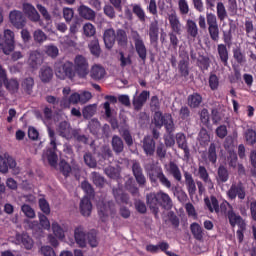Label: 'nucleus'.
Returning a JSON list of instances; mask_svg holds the SVG:
<instances>
[{"mask_svg":"<svg viewBox=\"0 0 256 256\" xmlns=\"http://www.w3.org/2000/svg\"><path fill=\"white\" fill-rule=\"evenodd\" d=\"M146 203L149 209L154 213L155 217L159 215V207L166 209V211H170L173 209V199L169 194L160 190L158 192L149 193L146 195Z\"/></svg>","mask_w":256,"mask_h":256,"instance_id":"obj_1","label":"nucleus"},{"mask_svg":"<svg viewBox=\"0 0 256 256\" xmlns=\"http://www.w3.org/2000/svg\"><path fill=\"white\" fill-rule=\"evenodd\" d=\"M48 136L50 139V145L52 149H47L44 151L42 155L43 161H47L50 166L57 167V161H59V157L57 156V137H55V131L53 129L48 128Z\"/></svg>","mask_w":256,"mask_h":256,"instance_id":"obj_2","label":"nucleus"},{"mask_svg":"<svg viewBox=\"0 0 256 256\" xmlns=\"http://www.w3.org/2000/svg\"><path fill=\"white\" fill-rule=\"evenodd\" d=\"M74 65L71 61L56 62L54 65V71L57 79L65 81V79H75Z\"/></svg>","mask_w":256,"mask_h":256,"instance_id":"obj_3","label":"nucleus"},{"mask_svg":"<svg viewBox=\"0 0 256 256\" xmlns=\"http://www.w3.org/2000/svg\"><path fill=\"white\" fill-rule=\"evenodd\" d=\"M153 123L156 127L159 128L163 127L164 125L168 133H173L175 129V124L173 123V117L171 114H165L163 116L161 112H155Z\"/></svg>","mask_w":256,"mask_h":256,"instance_id":"obj_4","label":"nucleus"},{"mask_svg":"<svg viewBox=\"0 0 256 256\" xmlns=\"http://www.w3.org/2000/svg\"><path fill=\"white\" fill-rule=\"evenodd\" d=\"M206 23L208 25V33L212 41H219V23L217 22V16L213 13H206Z\"/></svg>","mask_w":256,"mask_h":256,"instance_id":"obj_5","label":"nucleus"},{"mask_svg":"<svg viewBox=\"0 0 256 256\" xmlns=\"http://www.w3.org/2000/svg\"><path fill=\"white\" fill-rule=\"evenodd\" d=\"M98 215L102 221H106L109 215H115L117 209L113 201H100L97 204Z\"/></svg>","mask_w":256,"mask_h":256,"instance_id":"obj_6","label":"nucleus"},{"mask_svg":"<svg viewBox=\"0 0 256 256\" xmlns=\"http://www.w3.org/2000/svg\"><path fill=\"white\" fill-rule=\"evenodd\" d=\"M131 37L134 41L135 51L138 57L141 58L142 61L147 60V46H145V42H143V38L137 31H132Z\"/></svg>","mask_w":256,"mask_h":256,"instance_id":"obj_7","label":"nucleus"},{"mask_svg":"<svg viewBox=\"0 0 256 256\" xmlns=\"http://www.w3.org/2000/svg\"><path fill=\"white\" fill-rule=\"evenodd\" d=\"M74 67V71L79 75V77H87L89 74V62H87V58L83 55H77L74 58Z\"/></svg>","mask_w":256,"mask_h":256,"instance_id":"obj_8","label":"nucleus"},{"mask_svg":"<svg viewBox=\"0 0 256 256\" xmlns=\"http://www.w3.org/2000/svg\"><path fill=\"white\" fill-rule=\"evenodd\" d=\"M149 179L152 183H156L157 179H159V181H160L161 185H163V187H166V189H171V181H169L167 176H165V174L163 173V170H161V168L152 169L149 172Z\"/></svg>","mask_w":256,"mask_h":256,"instance_id":"obj_9","label":"nucleus"},{"mask_svg":"<svg viewBox=\"0 0 256 256\" xmlns=\"http://www.w3.org/2000/svg\"><path fill=\"white\" fill-rule=\"evenodd\" d=\"M9 169L17 175L19 173V168L17 167V162L11 156H0V173H7Z\"/></svg>","mask_w":256,"mask_h":256,"instance_id":"obj_10","label":"nucleus"},{"mask_svg":"<svg viewBox=\"0 0 256 256\" xmlns=\"http://www.w3.org/2000/svg\"><path fill=\"white\" fill-rule=\"evenodd\" d=\"M227 196L229 199H240L243 201L245 197H247V193L245 192V186H243V183H233L230 187V189L227 191Z\"/></svg>","mask_w":256,"mask_h":256,"instance_id":"obj_11","label":"nucleus"},{"mask_svg":"<svg viewBox=\"0 0 256 256\" xmlns=\"http://www.w3.org/2000/svg\"><path fill=\"white\" fill-rule=\"evenodd\" d=\"M227 217L231 227H238V229H245V227H247L245 219L237 214V212H234L233 208L227 211Z\"/></svg>","mask_w":256,"mask_h":256,"instance_id":"obj_12","label":"nucleus"},{"mask_svg":"<svg viewBox=\"0 0 256 256\" xmlns=\"http://www.w3.org/2000/svg\"><path fill=\"white\" fill-rule=\"evenodd\" d=\"M132 172L139 187H145V185H147V178L143 174V168H141V164L135 160L132 162Z\"/></svg>","mask_w":256,"mask_h":256,"instance_id":"obj_13","label":"nucleus"},{"mask_svg":"<svg viewBox=\"0 0 256 256\" xmlns=\"http://www.w3.org/2000/svg\"><path fill=\"white\" fill-rule=\"evenodd\" d=\"M56 132L58 133V135H60V137L68 140L73 139V135H75L71 124H69V122L67 121L60 122L56 128Z\"/></svg>","mask_w":256,"mask_h":256,"instance_id":"obj_14","label":"nucleus"},{"mask_svg":"<svg viewBox=\"0 0 256 256\" xmlns=\"http://www.w3.org/2000/svg\"><path fill=\"white\" fill-rule=\"evenodd\" d=\"M168 21L173 33H176V35H181L183 25L181 24L179 16H177V12H175V10H170V13L168 14Z\"/></svg>","mask_w":256,"mask_h":256,"instance_id":"obj_15","label":"nucleus"},{"mask_svg":"<svg viewBox=\"0 0 256 256\" xmlns=\"http://www.w3.org/2000/svg\"><path fill=\"white\" fill-rule=\"evenodd\" d=\"M4 53L9 55L15 49V33L9 29L4 30Z\"/></svg>","mask_w":256,"mask_h":256,"instance_id":"obj_16","label":"nucleus"},{"mask_svg":"<svg viewBox=\"0 0 256 256\" xmlns=\"http://www.w3.org/2000/svg\"><path fill=\"white\" fill-rule=\"evenodd\" d=\"M148 35L151 45L157 47V44L159 43V22L157 20L150 23Z\"/></svg>","mask_w":256,"mask_h":256,"instance_id":"obj_17","label":"nucleus"},{"mask_svg":"<svg viewBox=\"0 0 256 256\" xmlns=\"http://www.w3.org/2000/svg\"><path fill=\"white\" fill-rule=\"evenodd\" d=\"M9 17L12 25L17 29H23V27H25V17H23V13L21 11H11Z\"/></svg>","mask_w":256,"mask_h":256,"instance_id":"obj_18","label":"nucleus"},{"mask_svg":"<svg viewBox=\"0 0 256 256\" xmlns=\"http://www.w3.org/2000/svg\"><path fill=\"white\" fill-rule=\"evenodd\" d=\"M176 143L180 149L184 151V159L189 160L191 157V152L189 146L187 145V136L183 133L176 134Z\"/></svg>","mask_w":256,"mask_h":256,"instance_id":"obj_19","label":"nucleus"},{"mask_svg":"<svg viewBox=\"0 0 256 256\" xmlns=\"http://www.w3.org/2000/svg\"><path fill=\"white\" fill-rule=\"evenodd\" d=\"M15 243L16 245H22L28 251L33 249V245H35L33 238L27 234H16Z\"/></svg>","mask_w":256,"mask_h":256,"instance_id":"obj_20","label":"nucleus"},{"mask_svg":"<svg viewBox=\"0 0 256 256\" xmlns=\"http://www.w3.org/2000/svg\"><path fill=\"white\" fill-rule=\"evenodd\" d=\"M23 12L28 17V19L34 23H37V21L41 19V16L39 15V12H37V9H35V6L29 3L23 4Z\"/></svg>","mask_w":256,"mask_h":256,"instance_id":"obj_21","label":"nucleus"},{"mask_svg":"<svg viewBox=\"0 0 256 256\" xmlns=\"http://www.w3.org/2000/svg\"><path fill=\"white\" fill-rule=\"evenodd\" d=\"M74 238L79 247H87V234L82 226H78L74 230Z\"/></svg>","mask_w":256,"mask_h":256,"instance_id":"obj_22","label":"nucleus"},{"mask_svg":"<svg viewBox=\"0 0 256 256\" xmlns=\"http://www.w3.org/2000/svg\"><path fill=\"white\" fill-rule=\"evenodd\" d=\"M93 211V204L89 197L84 196L80 201V213L83 217H90Z\"/></svg>","mask_w":256,"mask_h":256,"instance_id":"obj_23","label":"nucleus"},{"mask_svg":"<svg viewBox=\"0 0 256 256\" xmlns=\"http://www.w3.org/2000/svg\"><path fill=\"white\" fill-rule=\"evenodd\" d=\"M78 15H80V17H82V19H85L86 21H94L96 17L93 9L89 8V6L86 5H80L78 7Z\"/></svg>","mask_w":256,"mask_h":256,"instance_id":"obj_24","label":"nucleus"},{"mask_svg":"<svg viewBox=\"0 0 256 256\" xmlns=\"http://www.w3.org/2000/svg\"><path fill=\"white\" fill-rule=\"evenodd\" d=\"M217 53L221 63H223V65L227 67V65H229V50L227 49V45L218 44Z\"/></svg>","mask_w":256,"mask_h":256,"instance_id":"obj_25","label":"nucleus"},{"mask_svg":"<svg viewBox=\"0 0 256 256\" xmlns=\"http://www.w3.org/2000/svg\"><path fill=\"white\" fill-rule=\"evenodd\" d=\"M81 95L77 92L72 93L68 100L67 98H63L60 102V105L63 109H67L69 105H77L78 103H81Z\"/></svg>","mask_w":256,"mask_h":256,"instance_id":"obj_26","label":"nucleus"},{"mask_svg":"<svg viewBox=\"0 0 256 256\" xmlns=\"http://www.w3.org/2000/svg\"><path fill=\"white\" fill-rule=\"evenodd\" d=\"M149 91H142L139 96H134L133 99V105L135 109H141L143 105L147 102V99H149Z\"/></svg>","mask_w":256,"mask_h":256,"instance_id":"obj_27","label":"nucleus"},{"mask_svg":"<svg viewBox=\"0 0 256 256\" xmlns=\"http://www.w3.org/2000/svg\"><path fill=\"white\" fill-rule=\"evenodd\" d=\"M185 184L188 189V193L190 196H193L197 191V186L195 185V180L193 179V175L189 172L184 173Z\"/></svg>","mask_w":256,"mask_h":256,"instance_id":"obj_28","label":"nucleus"},{"mask_svg":"<svg viewBox=\"0 0 256 256\" xmlns=\"http://www.w3.org/2000/svg\"><path fill=\"white\" fill-rule=\"evenodd\" d=\"M117 36H115V30L113 28H110L104 32V43L107 47V49H111L113 45H115V39Z\"/></svg>","mask_w":256,"mask_h":256,"instance_id":"obj_29","label":"nucleus"},{"mask_svg":"<svg viewBox=\"0 0 256 256\" xmlns=\"http://www.w3.org/2000/svg\"><path fill=\"white\" fill-rule=\"evenodd\" d=\"M39 77L42 83H49L53 79V69L49 66H43L40 69Z\"/></svg>","mask_w":256,"mask_h":256,"instance_id":"obj_30","label":"nucleus"},{"mask_svg":"<svg viewBox=\"0 0 256 256\" xmlns=\"http://www.w3.org/2000/svg\"><path fill=\"white\" fill-rule=\"evenodd\" d=\"M143 149L146 155H153V153H155V141L151 136L144 137Z\"/></svg>","mask_w":256,"mask_h":256,"instance_id":"obj_31","label":"nucleus"},{"mask_svg":"<svg viewBox=\"0 0 256 256\" xmlns=\"http://www.w3.org/2000/svg\"><path fill=\"white\" fill-rule=\"evenodd\" d=\"M90 77L95 81H99L105 77V68L101 65H94L90 71Z\"/></svg>","mask_w":256,"mask_h":256,"instance_id":"obj_32","label":"nucleus"},{"mask_svg":"<svg viewBox=\"0 0 256 256\" xmlns=\"http://www.w3.org/2000/svg\"><path fill=\"white\" fill-rule=\"evenodd\" d=\"M204 202L210 213H219V201L215 196L205 198Z\"/></svg>","mask_w":256,"mask_h":256,"instance_id":"obj_33","label":"nucleus"},{"mask_svg":"<svg viewBox=\"0 0 256 256\" xmlns=\"http://www.w3.org/2000/svg\"><path fill=\"white\" fill-rule=\"evenodd\" d=\"M112 149L114 153L119 155V153H123V149H125V144H123V139L121 137L114 135L111 141Z\"/></svg>","mask_w":256,"mask_h":256,"instance_id":"obj_34","label":"nucleus"},{"mask_svg":"<svg viewBox=\"0 0 256 256\" xmlns=\"http://www.w3.org/2000/svg\"><path fill=\"white\" fill-rule=\"evenodd\" d=\"M119 133L120 135H122L126 145H128V147H131V145H133V137L129 132V126H127V124H124L123 126H121L119 128Z\"/></svg>","mask_w":256,"mask_h":256,"instance_id":"obj_35","label":"nucleus"},{"mask_svg":"<svg viewBox=\"0 0 256 256\" xmlns=\"http://www.w3.org/2000/svg\"><path fill=\"white\" fill-rule=\"evenodd\" d=\"M28 63L32 69H37L41 65V53L39 51L30 52Z\"/></svg>","mask_w":256,"mask_h":256,"instance_id":"obj_36","label":"nucleus"},{"mask_svg":"<svg viewBox=\"0 0 256 256\" xmlns=\"http://www.w3.org/2000/svg\"><path fill=\"white\" fill-rule=\"evenodd\" d=\"M113 195L117 203H125L126 205H128L129 196L123 193V190L121 188L113 189Z\"/></svg>","mask_w":256,"mask_h":256,"instance_id":"obj_37","label":"nucleus"},{"mask_svg":"<svg viewBox=\"0 0 256 256\" xmlns=\"http://www.w3.org/2000/svg\"><path fill=\"white\" fill-rule=\"evenodd\" d=\"M198 174L200 179H202L204 183L208 184L209 189H213V182L211 181V178H209V172H207V168L204 166H199Z\"/></svg>","mask_w":256,"mask_h":256,"instance_id":"obj_38","label":"nucleus"},{"mask_svg":"<svg viewBox=\"0 0 256 256\" xmlns=\"http://www.w3.org/2000/svg\"><path fill=\"white\" fill-rule=\"evenodd\" d=\"M131 7L134 15L138 17L139 21H147V15L145 14V10H143V8L139 4H132Z\"/></svg>","mask_w":256,"mask_h":256,"instance_id":"obj_39","label":"nucleus"},{"mask_svg":"<svg viewBox=\"0 0 256 256\" xmlns=\"http://www.w3.org/2000/svg\"><path fill=\"white\" fill-rule=\"evenodd\" d=\"M202 101H203V97H201L197 93H194V94L188 96V105L192 109L199 107V105H201Z\"/></svg>","mask_w":256,"mask_h":256,"instance_id":"obj_40","label":"nucleus"},{"mask_svg":"<svg viewBox=\"0 0 256 256\" xmlns=\"http://www.w3.org/2000/svg\"><path fill=\"white\" fill-rule=\"evenodd\" d=\"M216 15L219 21H225V19H227V8H225V4H223V2H217Z\"/></svg>","mask_w":256,"mask_h":256,"instance_id":"obj_41","label":"nucleus"},{"mask_svg":"<svg viewBox=\"0 0 256 256\" xmlns=\"http://www.w3.org/2000/svg\"><path fill=\"white\" fill-rule=\"evenodd\" d=\"M95 113H97V104L87 105L82 110L84 119H91Z\"/></svg>","mask_w":256,"mask_h":256,"instance_id":"obj_42","label":"nucleus"},{"mask_svg":"<svg viewBox=\"0 0 256 256\" xmlns=\"http://www.w3.org/2000/svg\"><path fill=\"white\" fill-rule=\"evenodd\" d=\"M191 233L194 235V238L198 241H201L203 239V228L198 223H192L190 225Z\"/></svg>","mask_w":256,"mask_h":256,"instance_id":"obj_43","label":"nucleus"},{"mask_svg":"<svg viewBox=\"0 0 256 256\" xmlns=\"http://www.w3.org/2000/svg\"><path fill=\"white\" fill-rule=\"evenodd\" d=\"M89 50L92 55L95 57H99L101 55V46H99V40L97 38H94L88 45Z\"/></svg>","mask_w":256,"mask_h":256,"instance_id":"obj_44","label":"nucleus"},{"mask_svg":"<svg viewBox=\"0 0 256 256\" xmlns=\"http://www.w3.org/2000/svg\"><path fill=\"white\" fill-rule=\"evenodd\" d=\"M6 89L10 91L11 93H17L19 91V81L17 79H10V80H5L3 81Z\"/></svg>","mask_w":256,"mask_h":256,"instance_id":"obj_45","label":"nucleus"},{"mask_svg":"<svg viewBox=\"0 0 256 256\" xmlns=\"http://www.w3.org/2000/svg\"><path fill=\"white\" fill-rule=\"evenodd\" d=\"M169 172L174 177V179H176V181H181V179H183L179 166H177V164H175L174 162L169 163Z\"/></svg>","mask_w":256,"mask_h":256,"instance_id":"obj_46","label":"nucleus"},{"mask_svg":"<svg viewBox=\"0 0 256 256\" xmlns=\"http://www.w3.org/2000/svg\"><path fill=\"white\" fill-rule=\"evenodd\" d=\"M169 172L174 177V179H176V181H181V179H183L179 166H177V164H175L174 162L169 163Z\"/></svg>","mask_w":256,"mask_h":256,"instance_id":"obj_47","label":"nucleus"},{"mask_svg":"<svg viewBox=\"0 0 256 256\" xmlns=\"http://www.w3.org/2000/svg\"><path fill=\"white\" fill-rule=\"evenodd\" d=\"M186 26H187V33L191 37L195 38L197 37V35H199V28L197 27V23H195V21L188 20Z\"/></svg>","mask_w":256,"mask_h":256,"instance_id":"obj_48","label":"nucleus"},{"mask_svg":"<svg viewBox=\"0 0 256 256\" xmlns=\"http://www.w3.org/2000/svg\"><path fill=\"white\" fill-rule=\"evenodd\" d=\"M218 183H227L229 181V171L224 166L218 168Z\"/></svg>","mask_w":256,"mask_h":256,"instance_id":"obj_49","label":"nucleus"},{"mask_svg":"<svg viewBox=\"0 0 256 256\" xmlns=\"http://www.w3.org/2000/svg\"><path fill=\"white\" fill-rule=\"evenodd\" d=\"M244 138L248 145H255L256 143V132L249 128L244 132Z\"/></svg>","mask_w":256,"mask_h":256,"instance_id":"obj_50","label":"nucleus"},{"mask_svg":"<svg viewBox=\"0 0 256 256\" xmlns=\"http://www.w3.org/2000/svg\"><path fill=\"white\" fill-rule=\"evenodd\" d=\"M52 231L57 239H65V230L63 227H61V225H59V223H52Z\"/></svg>","mask_w":256,"mask_h":256,"instance_id":"obj_51","label":"nucleus"},{"mask_svg":"<svg viewBox=\"0 0 256 256\" xmlns=\"http://www.w3.org/2000/svg\"><path fill=\"white\" fill-rule=\"evenodd\" d=\"M44 52L46 53V55H48V57H52V59H55V57L59 55V48H57V46L53 44L46 45L44 46Z\"/></svg>","mask_w":256,"mask_h":256,"instance_id":"obj_52","label":"nucleus"},{"mask_svg":"<svg viewBox=\"0 0 256 256\" xmlns=\"http://www.w3.org/2000/svg\"><path fill=\"white\" fill-rule=\"evenodd\" d=\"M83 33L85 37H94V35L97 33V29L93 24L88 22L83 26Z\"/></svg>","mask_w":256,"mask_h":256,"instance_id":"obj_53","label":"nucleus"},{"mask_svg":"<svg viewBox=\"0 0 256 256\" xmlns=\"http://www.w3.org/2000/svg\"><path fill=\"white\" fill-rule=\"evenodd\" d=\"M33 85H35V81L31 77L24 79L22 82V88L24 91H26V93H28V95H31V92L33 91Z\"/></svg>","mask_w":256,"mask_h":256,"instance_id":"obj_54","label":"nucleus"},{"mask_svg":"<svg viewBox=\"0 0 256 256\" xmlns=\"http://www.w3.org/2000/svg\"><path fill=\"white\" fill-rule=\"evenodd\" d=\"M88 127L92 135H97L101 129V123L97 119H92L89 122Z\"/></svg>","mask_w":256,"mask_h":256,"instance_id":"obj_55","label":"nucleus"},{"mask_svg":"<svg viewBox=\"0 0 256 256\" xmlns=\"http://www.w3.org/2000/svg\"><path fill=\"white\" fill-rule=\"evenodd\" d=\"M60 171L64 175V177H69L71 175V165L67 163L65 160H61L59 163Z\"/></svg>","mask_w":256,"mask_h":256,"instance_id":"obj_56","label":"nucleus"},{"mask_svg":"<svg viewBox=\"0 0 256 256\" xmlns=\"http://www.w3.org/2000/svg\"><path fill=\"white\" fill-rule=\"evenodd\" d=\"M33 37H34V41H36V43H43V42L47 41V35L45 34V32H43L40 29L34 31Z\"/></svg>","mask_w":256,"mask_h":256,"instance_id":"obj_57","label":"nucleus"},{"mask_svg":"<svg viewBox=\"0 0 256 256\" xmlns=\"http://www.w3.org/2000/svg\"><path fill=\"white\" fill-rule=\"evenodd\" d=\"M92 181L96 187H103L105 179L97 172H92Z\"/></svg>","mask_w":256,"mask_h":256,"instance_id":"obj_58","label":"nucleus"},{"mask_svg":"<svg viewBox=\"0 0 256 256\" xmlns=\"http://www.w3.org/2000/svg\"><path fill=\"white\" fill-rule=\"evenodd\" d=\"M84 163H86V165L88 167H91L92 169H95V167H97V160L93 158V155H91V153L84 154Z\"/></svg>","mask_w":256,"mask_h":256,"instance_id":"obj_59","label":"nucleus"},{"mask_svg":"<svg viewBox=\"0 0 256 256\" xmlns=\"http://www.w3.org/2000/svg\"><path fill=\"white\" fill-rule=\"evenodd\" d=\"M208 159L211 163H217V151L215 144H211L208 149Z\"/></svg>","mask_w":256,"mask_h":256,"instance_id":"obj_60","label":"nucleus"},{"mask_svg":"<svg viewBox=\"0 0 256 256\" xmlns=\"http://www.w3.org/2000/svg\"><path fill=\"white\" fill-rule=\"evenodd\" d=\"M21 211L24 213V215L30 219H34L35 217V210L31 208V206L24 204L21 207Z\"/></svg>","mask_w":256,"mask_h":256,"instance_id":"obj_61","label":"nucleus"},{"mask_svg":"<svg viewBox=\"0 0 256 256\" xmlns=\"http://www.w3.org/2000/svg\"><path fill=\"white\" fill-rule=\"evenodd\" d=\"M178 7L180 9V13L182 15H188L189 14V3L187 0H179L178 1Z\"/></svg>","mask_w":256,"mask_h":256,"instance_id":"obj_62","label":"nucleus"},{"mask_svg":"<svg viewBox=\"0 0 256 256\" xmlns=\"http://www.w3.org/2000/svg\"><path fill=\"white\" fill-rule=\"evenodd\" d=\"M233 57L237 63H245V54L241 52V49L233 50Z\"/></svg>","mask_w":256,"mask_h":256,"instance_id":"obj_63","label":"nucleus"},{"mask_svg":"<svg viewBox=\"0 0 256 256\" xmlns=\"http://www.w3.org/2000/svg\"><path fill=\"white\" fill-rule=\"evenodd\" d=\"M40 252L44 256H57V254H55V250H53L51 246H42Z\"/></svg>","mask_w":256,"mask_h":256,"instance_id":"obj_64","label":"nucleus"}]
</instances>
